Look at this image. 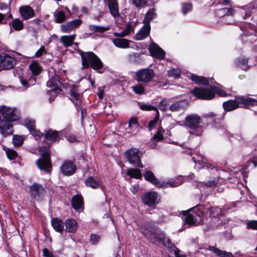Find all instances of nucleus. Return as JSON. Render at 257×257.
Instances as JSON below:
<instances>
[{
	"mask_svg": "<svg viewBox=\"0 0 257 257\" xmlns=\"http://www.w3.org/2000/svg\"><path fill=\"white\" fill-rule=\"evenodd\" d=\"M140 231L144 236L154 244H162L167 246L170 249V253H173L175 257H185V255L179 253V249L173 244L170 239H168L165 242V235L162 231H159L151 225L149 223H143L140 227Z\"/></svg>",
	"mask_w": 257,
	"mask_h": 257,
	"instance_id": "f257e3e1",
	"label": "nucleus"
},
{
	"mask_svg": "<svg viewBox=\"0 0 257 257\" xmlns=\"http://www.w3.org/2000/svg\"><path fill=\"white\" fill-rule=\"evenodd\" d=\"M0 113L6 120L0 121V133L4 136L13 134V127L10 122L15 121L19 118V112L15 108H11L6 106L1 107Z\"/></svg>",
	"mask_w": 257,
	"mask_h": 257,
	"instance_id": "f03ea898",
	"label": "nucleus"
},
{
	"mask_svg": "<svg viewBox=\"0 0 257 257\" xmlns=\"http://www.w3.org/2000/svg\"><path fill=\"white\" fill-rule=\"evenodd\" d=\"M82 59V69L88 68L90 66L93 70L98 72L103 65L100 59L92 52L80 53Z\"/></svg>",
	"mask_w": 257,
	"mask_h": 257,
	"instance_id": "7ed1b4c3",
	"label": "nucleus"
},
{
	"mask_svg": "<svg viewBox=\"0 0 257 257\" xmlns=\"http://www.w3.org/2000/svg\"><path fill=\"white\" fill-rule=\"evenodd\" d=\"M239 104L257 105V99L248 96H239L235 100H229L223 103V107L225 111H230L239 107Z\"/></svg>",
	"mask_w": 257,
	"mask_h": 257,
	"instance_id": "20e7f679",
	"label": "nucleus"
},
{
	"mask_svg": "<svg viewBox=\"0 0 257 257\" xmlns=\"http://www.w3.org/2000/svg\"><path fill=\"white\" fill-rule=\"evenodd\" d=\"M39 152L41 153V158L37 160L36 164L40 170L50 173L52 167L49 148L46 146L41 147L39 148Z\"/></svg>",
	"mask_w": 257,
	"mask_h": 257,
	"instance_id": "39448f33",
	"label": "nucleus"
},
{
	"mask_svg": "<svg viewBox=\"0 0 257 257\" xmlns=\"http://www.w3.org/2000/svg\"><path fill=\"white\" fill-rule=\"evenodd\" d=\"M194 96L198 99L202 100H211L214 98V94L212 90V86L208 88L195 87L194 88Z\"/></svg>",
	"mask_w": 257,
	"mask_h": 257,
	"instance_id": "423d86ee",
	"label": "nucleus"
},
{
	"mask_svg": "<svg viewBox=\"0 0 257 257\" xmlns=\"http://www.w3.org/2000/svg\"><path fill=\"white\" fill-rule=\"evenodd\" d=\"M17 63L16 59L9 55L2 53L0 54V69L10 70L13 68Z\"/></svg>",
	"mask_w": 257,
	"mask_h": 257,
	"instance_id": "0eeeda50",
	"label": "nucleus"
},
{
	"mask_svg": "<svg viewBox=\"0 0 257 257\" xmlns=\"http://www.w3.org/2000/svg\"><path fill=\"white\" fill-rule=\"evenodd\" d=\"M139 152V151L138 150L130 149L125 152L124 155L130 164L135 167L143 168L144 166L141 162Z\"/></svg>",
	"mask_w": 257,
	"mask_h": 257,
	"instance_id": "6e6552de",
	"label": "nucleus"
},
{
	"mask_svg": "<svg viewBox=\"0 0 257 257\" xmlns=\"http://www.w3.org/2000/svg\"><path fill=\"white\" fill-rule=\"evenodd\" d=\"M136 80L139 82L148 83L152 81L155 76L154 71L151 69H142L136 73Z\"/></svg>",
	"mask_w": 257,
	"mask_h": 257,
	"instance_id": "1a4fd4ad",
	"label": "nucleus"
},
{
	"mask_svg": "<svg viewBox=\"0 0 257 257\" xmlns=\"http://www.w3.org/2000/svg\"><path fill=\"white\" fill-rule=\"evenodd\" d=\"M76 166L70 161H65L60 167L61 172L65 176H71L76 171Z\"/></svg>",
	"mask_w": 257,
	"mask_h": 257,
	"instance_id": "9d476101",
	"label": "nucleus"
},
{
	"mask_svg": "<svg viewBox=\"0 0 257 257\" xmlns=\"http://www.w3.org/2000/svg\"><path fill=\"white\" fill-rule=\"evenodd\" d=\"M82 24L80 19H76L61 26V30L64 33H69L78 28Z\"/></svg>",
	"mask_w": 257,
	"mask_h": 257,
	"instance_id": "9b49d317",
	"label": "nucleus"
},
{
	"mask_svg": "<svg viewBox=\"0 0 257 257\" xmlns=\"http://www.w3.org/2000/svg\"><path fill=\"white\" fill-rule=\"evenodd\" d=\"M145 179L151 183L156 185L159 188H166L167 184L160 182L155 176L153 173L150 171H147L144 174Z\"/></svg>",
	"mask_w": 257,
	"mask_h": 257,
	"instance_id": "f8f14e48",
	"label": "nucleus"
},
{
	"mask_svg": "<svg viewBox=\"0 0 257 257\" xmlns=\"http://www.w3.org/2000/svg\"><path fill=\"white\" fill-rule=\"evenodd\" d=\"M204 125L205 123L201 117L197 114H194V135L200 136L203 132Z\"/></svg>",
	"mask_w": 257,
	"mask_h": 257,
	"instance_id": "ddd939ff",
	"label": "nucleus"
},
{
	"mask_svg": "<svg viewBox=\"0 0 257 257\" xmlns=\"http://www.w3.org/2000/svg\"><path fill=\"white\" fill-rule=\"evenodd\" d=\"M35 122L34 120L27 118L25 121V125L27 127L30 133L35 137L36 139H40L42 136H43V133L40 132L35 129Z\"/></svg>",
	"mask_w": 257,
	"mask_h": 257,
	"instance_id": "4468645a",
	"label": "nucleus"
},
{
	"mask_svg": "<svg viewBox=\"0 0 257 257\" xmlns=\"http://www.w3.org/2000/svg\"><path fill=\"white\" fill-rule=\"evenodd\" d=\"M201 206L194 207V225H198L202 223L204 220V215L201 209Z\"/></svg>",
	"mask_w": 257,
	"mask_h": 257,
	"instance_id": "2eb2a0df",
	"label": "nucleus"
},
{
	"mask_svg": "<svg viewBox=\"0 0 257 257\" xmlns=\"http://www.w3.org/2000/svg\"><path fill=\"white\" fill-rule=\"evenodd\" d=\"M149 51L153 56L158 59H163L165 57V52L156 44H152L150 46Z\"/></svg>",
	"mask_w": 257,
	"mask_h": 257,
	"instance_id": "dca6fc26",
	"label": "nucleus"
},
{
	"mask_svg": "<svg viewBox=\"0 0 257 257\" xmlns=\"http://www.w3.org/2000/svg\"><path fill=\"white\" fill-rule=\"evenodd\" d=\"M157 197V193L155 192H148L143 196V201L145 204L152 206L156 203Z\"/></svg>",
	"mask_w": 257,
	"mask_h": 257,
	"instance_id": "f3484780",
	"label": "nucleus"
},
{
	"mask_svg": "<svg viewBox=\"0 0 257 257\" xmlns=\"http://www.w3.org/2000/svg\"><path fill=\"white\" fill-rule=\"evenodd\" d=\"M20 13L24 20L32 18L35 15L34 11L30 6L21 7L20 8Z\"/></svg>",
	"mask_w": 257,
	"mask_h": 257,
	"instance_id": "a211bd4d",
	"label": "nucleus"
},
{
	"mask_svg": "<svg viewBox=\"0 0 257 257\" xmlns=\"http://www.w3.org/2000/svg\"><path fill=\"white\" fill-rule=\"evenodd\" d=\"M206 250H209L218 257H233L232 253L225 250H220L214 246H208Z\"/></svg>",
	"mask_w": 257,
	"mask_h": 257,
	"instance_id": "6ab92c4d",
	"label": "nucleus"
},
{
	"mask_svg": "<svg viewBox=\"0 0 257 257\" xmlns=\"http://www.w3.org/2000/svg\"><path fill=\"white\" fill-rule=\"evenodd\" d=\"M150 31V25L145 24L139 32L136 34L134 39L137 40H142L147 38L149 35Z\"/></svg>",
	"mask_w": 257,
	"mask_h": 257,
	"instance_id": "aec40b11",
	"label": "nucleus"
},
{
	"mask_svg": "<svg viewBox=\"0 0 257 257\" xmlns=\"http://www.w3.org/2000/svg\"><path fill=\"white\" fill-rule=\"evenodd\" d=\"M108 7L110 14L113 17L116 18L120 16L117 0H108Z\"/></svg>",
	"mask_w": 257,
	"mask_h": 257,
	"instance_id": "412c9836",
	"label": "nucleus"
},
{
	"mask_svg": "<svg viewBox=\"0 0 257 257\" xmlns=\"http://www.w3.org/2000/svg\"><path fill=\"white\" fill-rule=\"evenodd\" d=\"M44 191L43 187L38 184L35 183L30 187V194L33 198H36Z\"/></svg>",
	"mask_w": 257,
	"mask_h": 257,
	"instance_id": "4be33fe9",
	"label": "nucleus"
},
{
	"mask_svg": "<svg viewBox=\"0 0 257 257\" xmlns=\"http://www.w3.org/2000/svg\"><path fill=\"white\" fill-rule=\"evenodd\" d=\"M66 230L68 232L74 233L78 228V224L73 219H68L65 222Z\"/></svg>",
	"mask_w": 257,
	"mask_h": 257,
	"instance_id": "5701e85b",
	"label": "nucleus"
},
{
	"mask_svg": "<svg viewBox=\"0 0 257 257\" xmlns=\"http://www.w3.org/2000/svg\"><path fill=\"white\" fill-rule=\"evenodd\" d=\"M139 127L138 120L136 117H132L128 122V126L127 131L128 133H136L138 132Z\"/></svg>",
	"mask_w": 257,
	"mask_h": 257,
	"instance_id": "b1692460",
	"label": "nucleus"
},
{
	"mask_svg": "<svg viewBox=\"0 0 257 257\" xmlns=\"http://www.w3.org/2000/svg\"><path fill=\"white\" fill-rule=\"evenodd\" d=\"M71 204L74 209L79 211L83 207L82 197L79 195L74 196L72 198Z\"/></svg>",
	"mask_w": 257,
	"mask_h": 257,
	"instance_id": "393cba45",
	"label": "nucleus"
},
{
	"mask_svg": "<svg viewBox=\"0 0 257 257\" xmlns=\"http://www.w3.org/2000/svg\"><path fill=\"white\" fill-rule=\"evenodd\" d=\"M203 117L205 118L208 122L212 123L214 125L219 123L221 119L220 116L219 115L214 114L213 112H209L207 114H204Z\"/></svg>",
	"mask_w": 257,
	"mask_h": 257,
	"instance_id": "a878e982",
	"label": "nucleus"
},
{
	"mask_svg": "<svg viewBox=\"0 0 257 257\" xmlns=\"http://www.w3.org/2000/svg\"><path fill=\"white\" fill-rule=\"evenodd\" d=\"M193 209V208H191L186 211H182L180 212V214L182 215V220L190 226L193 224V215L190 213Z\"/></svg>",
	"mask_w": 257,
	"mask_h": 257,
	"instance_id": "bb28decb",
	"label": "nucleus"
},
{
	"mask_svg": "<svg viewBox=\"0 0 257 257\" xmlns=\"http://www.w3.org/2000/svg\"><path fill=\"white\" fill-rule=\"evenodd\" d=\"M157 17V13L156 12V9L154 8L150 9L148 10L145 15V17L143 20V23L147 25H150V22L156 18Z\"/></svg>",
	"mask_w": 257,
	"mask_h": 257,
	"instance_id": "cd10ccee",
	"label": "nucleus"
},
{
	"mask_svg": "<svg viewBox=\"0 0 257 257\" xmlns=\"http://www.w3.org/2000/svg\"><path fill=\"white\" fill-rule=\"evenodd\" d=\"M76 35H65L61 37L60 41L65 47H69L72 45L75 40Z\"/></svg>",
	"mask_w": 257,
	"mask_h": 257,
	"instance_id": "c85d7f7f",
	"label": "nucleus"
},
{
	"mask_svg": "<svg viewBox=\"0 0 257 257\" xmlns=\"http://www.w3.org/2000/svg\"><path fill=\"white\" fill-rule=\"evenodd\" d=\"M51 224L56 231L59 232H61L63 231L64 223L62 220L58 218H54L52 220Z\"/></svg>",
	"mask_w": 257,
	"mask_h": 257,
	"instance_id": "c756f323",
	"label": "nucleus"
},
{
	"mask_svg": "<svg viewBox=\"0 0 257 257\" xmlns=\"http://www.w3.org/2000/svg\"><path fill=\"white\" fill-rule=\"evenodd\" d=\"M113 44L117 47L126 48L129 47V41L123 38H115L113 40Z\"/></svg>",
	"mask_w": 257,
	"mask_h": 257,
	"instance_id": "7c9ffc66",
	"label": "nucleus"
},
{
	"mask_svg": "<svg viewBox=\"0 0 257 257\" xmlns=\"http://www.w3.org/2000/svg\"><path fill=\"white\" fill-rule=\"evenodd\" d=\"M235 12V10L231 8H224L218 10L216 14L218 17H222L223 16H233Z\"/></svg>",
	"mask_w": 257,
	"mask_h": 257,
	"instance_id": "2f4dec72",
	"label": "nucleus"
},
{
	"mask_svg": "<svg viewBox=\"0 0 257 257\" xmlns=\"http://www.w3.org/2000/svg\"><path fill=\"white\" fill-rule=\"evenodd\" d=\"M29 68L34 76H38L41 73L42 71L41 66L37 62L31 63L29 65Z\"/></svg>",
	"mask_w": 257,
	"mask_h": 257,
	"instance_id": "473e14b6",
	"label": "nucleus"
},
{
	"mask_svg": "<svg viewBox=\"0 0 257 257\" xmlns=\"http://www.w3.org/2000/svg\"><path fill=\"white\" fill-rule=\"evenodd\" d=\"M85 184L87 187H91L93 189L98 188L100 186L98 181L91 176H90L86 179L85 181Z\"/></svg>",
	"mask_w": 257,
	"mask_h": 257,
	"instance_id": "72a5a7b5",
	"label": "nucleus"
},
{
	"mask_svg": "<svg viewBox=\"0 0 257 257\" xmlns=\"http://www.w3.org/2000/svg\"><path fill=\"white\" fill-rule=\"evenodd\" d=\"M58 137L59 133L56 131L50 130H48L45 134V139L53 142L56 141Z\"/></svg>",
	"mask_w": 257,
	"mask_h": 257,
	"instance_id": "f704fd0d",
	"label": "nucleus"
},
{
	"mask_svg": "<svg viewBox=\"0 0 257 257\" xmlns=\"http://www.w3.org/2000/svg\"><path fill=\"white\" fill-rule=\"evenodd\" d=\"M126 174L130 177L138 179H141L142 177L141 171L139 169L130 168L127 170Z\"/></svg>",
	"mask_w": 257,
	"mask_h": 257,
	"instance_id": "c9c22d12",
	"label": "nucleus"
},
{
	"mask_svg": "<svg viewBox=\"0 0 257 257\" xmlns=\"http://www.w3.org/2000/svg\"><path fill=\"white\" fill-rule=\"evenodd\" d=\"M209 80L211 81V79L206 78L203 76H199L194 74V83L197 84H202L204 85H207L209 84Z\"/></svg>",
	"mask_w": 257,
	"mask_h": 257,
	"instance_id": "e433bc0d",
	"label": "nucleus"
},
{
	"mask_svg": "<svg viewBox=\"0 0 257 257\" xmlns=\"http://www.w3.org/2000/svg\"><path fill=\"white\" fill-rule=\"evenodd\" d=\"M58 81V77L56 75L52 76L47 82V86L48 87L52 88V90H56L58 87L57 82Z\"/></svg>",
	"mask_w": 257,
	"mask_h": 257,
	"instance_id": "4c0bfd02",
	"label": "nucleus"
},
{
	"mask_svg": "<svg viewBox=\"0 0 257 257\" xmlns=\"http://www.w3.org/2000/svg\"><path fill=\"white\" fill-rule=\"evenodd\" d=\"M248 58L240 57L237 59V65L242 70L246 71L249 67L247 65Z\"/></svg>",
	"mask_w": 257,
	"mask_h": 257,
	"instance_id": "58836bf2",
	"label": "nucleus"
},
{
	"mask_svg": "<svg viewBox=\"0 0 257 257\" xmlns=\"http://www.w3.org/2000/svg\"><path fill=\"white\" fill-rule=\"evenodd\" d=\"M218 182H219V178H218V177H216L214 178L213 179H211L210 180H209L205 183H203V182L198 183L196 184V186H197V187H198L199 185H202V186L204 185V186H207V187H214V186H216L218 183Z\"/></svg>",
	"mask_w": 257,
	"mask_h": 257,
	"instance_id": "ea45409f",
	"label": "nucleus"
},
{
	"mask_svg": "<svg viewBox=\"0 0 257 257\" xmlns=\"http://www.w3.org/2000/svg\"><path fill=\"white\" fill-rule=\"evenodd\" d=\"M185 102L184 101H178L171 104L169 109L172 111H177L184 107Z\"/></svg>",
	"mask_w": 257,
	"mask_h": 257,
	"instance_id": "a19ab883",
	"label": "nucleus"
},
{
	"mask_svg": "<svg viewBox=\"0 0 257 257\" xmlns=\"http://www.w3.org/2000/svg\"><path fill=\"white\" fill-rule=\"evenodd\" d=\"M70 95L72 99L78 100L80 97V93L78 90V86H73L70 90Z\"/></svg>",
	"mask_w": 257,
	"mask_h": 257,
	"instance_id": "79ce46f5",
	"label": "nucleus"
},
{
	"mask_svg": "<svg viewBox=\"0 0 257 257\" xmlns=\"http://www.w3.org/2000/svg\"><path fill=\"white\" fill-rule=\"evenodd\" d=\"M183 178L182 177H179V178H177L176 180H171L169 181L167 183H165V184H167V187L169 185L170 187H177L183 183Z\"/></svg>",
	"mask_w": 257,
	"mask_h": 257,
	"instance_id": "37998d69",
	"label": "nucleus"
},
{
	"mask_svg": "<svg viewBox=\"0 0 257 257\" xmlns=\"http://www.w3.org/2000/svg\"><path fill=\"white\" fill-rule=\"evenodd\" d=\"M12 26L16 31H20L23 29L24 24L20 19H15L12 23Z\"/></svg>",
	"mask_w": 257,
	"mask_h": 257,
	"instance_id": "c03bdc74",
	"label": "nucleus"
},
{
	"mask_svg": "<svg viewBox=\"0 0 257 257\" xmlns=\"http://www.w3.org/2000/svg\"><path fill=\"white\" fill-rule=\"evenodd\" d=\"M55 22L58 23H61L66 20V15L62 11L56 12L55 14Z\"/></svg>",
	"mask_w": 257,
	"mask_h": 257,
	"instance_id": "a18cd8bd",
	"label": "nucleus"
},
{
	"mask_svg": "<svg viewBox=\"0 0 257 257\" xmlns=\"http://www.w3.org/2000/svg\"><path fill=\"white\" fill-rule=\"evenodd\" d=\"M89 29L90 31L93 32H100L102 33L105 31H107L109 30V28L108 27H103L101 26H95V25H90L89 26Z\"/></svg>",
	"mask_w": 257,
	"mask_h": 257,
	"instance_id": "49530a36",
	"label": "nucleus"
},
{
	"mask_svg": "<svg viewBox=\"0 0 257 257\" xmlns=\"http://www.w3.org/2000/svg\"><path fill=\"white\" fill-rule=\"evenodd\" d=\"M132 90L136 94L142 95L145 92V87L142 84H136L132 87Z\"/></svg>",
	"mask_w": 257,
	"mask_h": 257,
	"instance_id": "de8ad7c7",
	"label": "nucleus"
},
{
	"mask_svg": "<svg viewBox=\"0 0 257 257\" xmlns=\"http://www.w3.org/2000/svg\"><path fill=\"white\" fill-rule=\"evenodd\" d=\"M137 8H143L147 5L148 0H130Z\"/></svg>",
	"mask_w": 257,
	"mask_h": 257,
	"instance_id": "09e8293b",
	"label": "nucleus"
},
{
	"mask_svg": "<svg viewBox=\"0 0 257 257\" xmlns=\"http://www.w3.org/2000/svg\"><path fill=\"white\" fill-rule=\"evenodd\" d=\"M159 117V113L158 110H157L156 115L155 118L153 120H151L148 123V128H149V130L150 131L152 130L153 128H154L155 127L156 123L158 121Z\"/></svg>",
	"mask_w": 257,
	"mask_h": 257,
	"instance_id": "8fccbe9b",
	"label": "nucleus"
},
{
	"mask_svg": "<svg viewBox=\"0 0 257 257\" xmlns=\"http://www.w3.org/2000/svg\"><path fill=\"white\" fill-rule=\"evenodd\" d=\"M23 138L18 135L13 136V143L15 147H20L23 143Z\"/></svg>",
	"mask_w": 257,
	"mask_h": 257,
	"instance_id": "3c124183",
	"label": "nucleus"
},
{
	"mask_svg": "<svg viewBox=\"0 0 257 257\" xmlns=\"http://www.w3.org/2000/svg\"><path fill=\"white\" fill-rule=\"evenodd\" d=\"M170 102V99H164L159 103V108L163 111H166Z\"/></svg>",
	"mask_w": 257,
	"mask_h": 257,
	"instance_id": "603ef678",
	"label": "nucleus"
},
{
	"mask_svg": "<svg viewBox=\"0 0 257 257\" xmlns=\"http://www.w3.org/2000/svg\"><path fill=\"white\" fill-rule=\"evenodd\" d=\"M168 75L170 77H172L174 78H178L180 77L181 72L179 70L174 68L168 71Z\"/></svg>",
	"mask_w": 257,
	"mask_h": 257,
	"instance_id": "864d4df0",
	"label": "nucleus"
},
{
	"mask_svg": "<svg viewBox=\"0 0 257 257\" xmlns=\"http://www.w3.org/2000/svg\"><path fill=\"white\" fill-rule=\"evenodd\" d=\"M210 216L212 217H216L220 215L221 213V209L218 207H211L209 209Z\"/></svg>",
	"mask_w": 257,
	"mask_h": 257,
	"instance_id": "5fc2aeb1",
	"label": "nucleus"
},
{
	"mask_svg": "<svg viewBox=\"0 0 257 257\" xmlns=\"http://www.w3.org/2000/svg\"><path fill=\"white\" fill-rule=\"evenodd\" d=\"M6 151L7 156L10 160H15L18 156L17 153L13 149H8Z\"/></svg>",
	"mask_w": 257,
	"mask_h": 257,
	"instance_id": "6e6d98bb",
	"label": "nucleus"
},
{
	"mask_svg": "<svg viewBox=\"0 0 257 257\" xmlns=\"http://www.w3.org/2000/svg\"><path fill=\"white\" fill-rule=\"evenodd\" d=\"M130 61L132 62L139 63L141 62L140 55L138 53H134L130 56Z\"/></svg>",
	"mask_w": 257,
	"mask_h": 257,
	"instance_id": "4d7b16f0",
	"label": "nucleus"
},
{
	"mask_svg": "<svg viewBox=\"0 0 257 257\" xmlns=\"http://www.w3.org/2000/svg\"><path fill=\"white\" fill-rule=\"evenodd\" d=\"M212 90L213 92V94H214V96H215V94H218L221 96H224L226 95V93L222 90L215 87L212 86Z\"/></svg>",
	"mask_w": 257,
	"mask_h": 257,
	"instance_id": "13d9d810",
	"label": "nucleus"
},
{
	"mask_svg": "<svg viewBox=\"0 0 257 257\" xmlns=\"http://www.w3.org/2000/svg\"><path fill=\"white\" fill-rule=\"evenodd\" d=\"M244 11L257 9V2L254 1L250 3L248 5L242 7Z\"/></svg>",
	"mask_w": 257,
	"mask_h": 257,
	"instance_id": "bf43d9fd",
	"label": "nucleus"
},
{
	"mask_svg": "<svg viewBox=\"0 0 257 257\" xmlns=\"http://www.w3.org/2000/svg\"><path fill=\"white\" fill-rule=\"evenodd\" d=\"M185 125L190 129L193 128V115H188L185 119Z\"/></svg>",
	"mask_w": 257,
	"mask_h": 257,
	"instance_id": "052dcab7",
	"label": "nucleus"
},
{
	"mask_svg": "<svg viewBox=\"0 0 257 257\" xmlns=\"http://www.w3.org/2000/svg\"><path fill=\"white\" fill-rule=\"evenodd\" d=\"M164 139L163 134H160L156 133L151 139V141L155 142L162 141Z\"/></svg>",
	"mask_w": 257,
	"mask_h": 257,
	"instance_id": "680f3d73",
	"label": "nucleus"
},
{
	"mask_svg": "<svg viewBox=\"0 0 257 257\" xmlns=\"http://www.w3.org/2000/svg\"><path fill=\"white\" fill-rule=\"evenodd\" d=\"M100 240V236L96 234H91L90 236V241L92 244H97Z\"/></svg>",
	"mask_w": 257,
	"mask_h": 257,
	"instance_id": "e2e57ef3",
	"label": "nucleus"
},
{
	"mask_svg": "<svg viewBox=\"0 0 257 257\" xmlns=\"http://www.w3.org/2000/svg\"><path fill=\"white\" fill-rule=\"evenodd\" d=\"M140 108L143 110H158V109L154 106L147 105V104H142L140 105Z\"/></svg>",
	"mask_w": 257,
	"mask_h": 257,
	"instance_id": "0e129e2a",
	"label": "nucleus"
},
{
	"mask_svg": "<svg viewBox=\"0 0 257 257\" xmlns=\"http://www.w3.org/2000/svg\"><path fill=\"white\" fill-rule=\"evenodd\" d=\"M47 51L44 46H42L41 48L36 52L35 57L38 58L43 55L44 53L46 54Z\"/></svg>",
	"mask_w": 257,
	"mask_h": 257,
	"instance_id": "69168bd1",
	"label": "nucleus"
},
{
	"mask_svg": "<svg viewBox=\"0 0 257 257\" xmlns=\"http://www.w3.org/2000/svg\"><path fill=\"white\" fill-rule=\"evenodd\" d=\"M192 9V5L190 3H184L182 5V11L184 14H186V13L191 11Z\"/></svg>",
	"mask_w": 257,
	"mask_h": 257,
	"instance_id": "338daca9",
	"label": "nucleus"
},
{
	"mask_svg": "<svg viewBox=\"0 0 257 257\" xmlns=\"http://www.w3.org/2000/svg\"><path fill=\"white\" fill-rule=\"evenodd\" d=\"M247 227L253 229H257V221L252 220L247 224Z\"/></svg>",
	"mask_w": 257,
	"mask_h": 257,
	"instance_id": "774afa93",
	"label": "nucleus"
}]
</instances>
